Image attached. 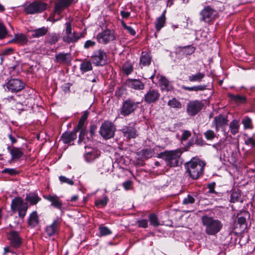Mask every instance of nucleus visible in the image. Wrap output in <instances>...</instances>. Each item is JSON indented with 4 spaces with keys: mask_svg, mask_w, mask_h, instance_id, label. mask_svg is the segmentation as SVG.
<instances>
[{
    "mask_svg": "<svg viewBox=\"0 0 255 255\" xmlns=\"http://www.w3.org/2000/svg\"><path fill=\"white\" fill-rule=\"evenodd\" d=\"M159 96L160 94L158 91L150 89L144 95V100L148 104L153 103L158 100Z\"/></svg>",
    "mask_w": 255,
    "mask_h": 255,
    "instance_id": "nucleus-15",
    "label": "nucleus"
},
{
    "mask_svg": "<svg viewBox=\"0 0 255 255\" xmlns=\"http://www.w3.org/2000/svg\"><path fill=\"white\" fill-rule=\"evenodd\" d=\"M56 61L60 63H66L71 62V57L70 53H60L55 56Z\"/></svg>",
    "mask_w": 255,
    "mask_h": 255,
    "instance_id": "nucleus-25",
    "label": "nucleus"
},
{
    "mask_svg": "<svg viewBox=\"0 0 255 255\" xmlns=\"http://www.w3.org/2000/svg\"><path fill=\"white\" fill-rule=\"evenodd\" d=\"M155 154V149H143L141 151V156L143 158H148Z\"/></svg>",
    "mask_w": 255,
    "mask_h": 255,
    "instance_id": "nucleus-41",
    "label": "nucleus"
},
{
    "mask_svg": "<svg viewBox=\"0 0 255 255\" xmlns=\"http://www.w3.org/2000/svg\"><path fill=\"white\" fill-rule=\"evenodd\" d=\"M126 29L132 35H134L136 33L135 30L130 26L126 27Z\"/></svg>",
    "mask_w": 255,
    "mask_h": 255,
    "instance_id": "nucleus-62",
    "label": "nucleus"
},
{
    "mask_svg": "<svg viewBox=\"0 0 255 255\" xmlns=\"http://www.w3.org/2000/svg\"><path fill=\"white\" fill-rule=\"evenodd\" d=\"M59 226V223L57 221L55 220L52 224L46 228L45 231L49 236H52L55 235L57 231Z\"/></svg>",
    "mask_w": 255,
    "mask_h": 255,
    "instance_id": "nucleus-29",
    "label": "nucleus"
},
{
    "mask_svg": "<svg viewBox=\"0 0 255 255\" xmlns=\"http://www.w3.org/2000/svg\"><path fill=\"white\" fill-rule=\"evenodd\" d=\"M165 20V12H163L156 19L155 22V28L157 31H159L164 26Z\"/></svg>",
    "mask_w": 255,
    "mask_h": 255,
    "instance_id": "nucleus-30",
    "label": "nucleus"
},
{
    "mask_svg": "<svg viewBox=\"0 0 255 255\" xmlns=\"http://www.w3.org/2000/svg\"><path fill=\"white\" fill-rule=\"evenodd\" d=\"M215 186V183H212L208 184V187L209 189V193H215V191L214 190Z\"/></svg>",
    "mask_w": 255,
    "mask_h": 255,
    "instance_id": "nucleus-61",
    "label": "nucleus"
},
{
    "mask_svg": "<svg viewBox=\"0 0 255 255\" xmlns=\"http://www.w3.org/2000/svg\"><path fill=\"white\" fill-rule=\"evenodd\" d=\"M45 199L51 203V205L54 207L61 210L62 203L59 198L56 195H48L44 197Z\"/></svg>",
    "mask_w": 255,
    "mask_h": 255,
    "instance_id": "nucleus-23",
    "label": "nucleus"
},
{
    "mask_svg": "<svg viewBox=\"0 0 255 255\" xmlns=\"http://www.w3.org/2000/svg\"><path fill=\"white\" fill-rule=\"evenodd\" d=\"M131 185V182L130 181H127L123 183V186L126 190L129 189Z\"/></svg>",
    "mask_w": 255,
    "mask_h": 255,
    "instance_id": "nucleus-64",
    "label": "nucleus"
},
{
    "mask_svg": "<svg viewBox=\"0 0 255 255\" xmlns=\"http://www.w3.org/2000/svg\"><path fill=\"white\" fill-rule=\"evenodd\" d=\"M48 36V42L51 44H55L59 39V34L56 33H51Z\"/></svg>",
    "mask_w": 255,
    "mask_h": 255,
    "instance_id": "nucleus-45",
    "label": "nucleus"
},
{
    "mask_svg": "<svg viewBox=\"0 0 255 255\" xmlns=\"http://www.w3.org/2000/svg\"><path fill=\"white\" fill-rule=\"evenodd\" d=\"M13 49L11 48L4 49L2 51V54L3 55H6L8 54H11L12 53Z\"/></svg>",
    "mask_w": 255,
    "mask_h": 255,
    "instance_id": "nucleus-63",
    "label": "nucleus"
},
{
    "mask_svg": "<svg viewBox=\"0 0 255 255\" xmlns=\"http://www.w3.org/2000/svg\"><path fill=\"white\" fill-rule=\"evenodd\" d=\"M127 84L130 88L136 90H143L144 88V84L138 79H128Z\"/></svg>",
    "mask_w": 255,
    "mask_h": 255,
    "instance_id": "nucleus-20",
    "label": "nucleus"
},
{
    "mask_svg": "<svg viewBox=\"0 0 255 255\" xmlns=\"http://www.w3.org/2000/svg\"><path fill=\"white\" fill-rule=\"evenodd\" d=\"M39 223L38 217L36 212H33L30 216L28 221L29 226L31 227H36Z\"/></svg>",
    "mask_w": 255,
    "mask_h": 255,
    "instance_id": "nucleus-34",
    "label": "nucleus"
},
{
    "mask_svg": "<svg viewBox=\"0 0 255 255\" xmlns=\"http://www.w3.org/2000/svg\"><path fill=\"white\" fill-rule=\"evenodd\" d=\"M73 1V0H59L55 4V12L60 14L65 8L69 6Z\"/></svg>",
    "mask_w": 255,
    "mask_h": 255,
    "instance_id": "nucleus-21",
    "label": "nucleus"
},
{
    "mask_svg": "<svg viewBox=\"0 0 255 255\" xmlns=\"http://www.w3.org/2000/svg\"><path fill=\"white\" fill-rule=\"evenodd\" d=\"M188 150V146L178 148L175 150L165 151L159 154L158 157L164 160L167 166L176 167L182 163L181 157L182 154Z\"/></svg>",
    "mask_w": 255,
    "mask_h": 255,
    "instance_id": "nucleus-1",
    "label": "nucleus"
},
{
    "mask_svg": "<svg viewBox=\"0 0 255 255\" xmlns=\"http://www.w3.org/2000/svg\"><path fill=\"white\" fill-rule=\"evenodd\" d=\"M136 224L137 226L139 228H146L148 227V220L146 219L138 220Z\"/></svg>",
    "mask_w": 255,
    "mask_h": 255,
    "instance_id": "nucleus-48",
    "label": "nucleus"
},
{
    "mask_svg": "<svg viewBox=\"0 0 255 255\" xmlns=\"http://www.w3.org/2000/svg\"><path fill=\"white\" fill-rule=\"evenodd\" d=\"M241 193L239 191H233L231 194L230 201L233 203L239 201L242 202L243 201L241 200Z\"/></svg>",
    "mask_w": 255,
    "mask_h": 255,
    "instance_id": "nucleus-38",
    "label": "nucleus"
},
{
    "mask_svg": "<svg viewBox=\"0 0 255 255\" xmlns=\"http://www.w3.org/2000/svg\"><path fill=\"white\" fill-rule=\"evenodd\" d=\"M27 210V206L20 210L17 211L18 212L19 217L21 218H23L25 216L26 211Z\"/></svg>",
    "mask_w": 255,
    "mask_h": 255,
    "instance_id": "nucleus-59",
    "label": "nucleus"
},
{
    "mask_svg": "<svg viewBox=\"0 0 255 255\" xmlns=\"http://www.w3.org/2000/svg\"><path fill=\"white\" fill-rule=\"evenodd\" d=\"M205 163L198 158H193L185 163L186 172L194 180L199 178L203 173Z\"/></svg>",
    "mask_w": 255,
    "mask_h": 255,
    "instance_id": "nucleus-2",
    "label": "nucleus"
},
{
    "mask_svg": "<svg viewBox=\"0 0 255 255\" xmlns=\"http://www.w3.org/2000/svg\"><path fill=\"white\" fill-rule=\"evenodd\" d=\"M64 32L62 40L63 42L67 44H74L80 39L84 37V34L83 33L73 30L72 23L70 21H67L65 23Z\"/></svg>",
    "mask_w": 255,
    "mask_h": 255,
    "instance_id": "nucleus-4",
    "label": "nucleus"
},
{
    "mask_svg": "<svg viewBox=\"0 0 255 255\" xmlns=\"http://www.w3.org/2000/svg\"><path fill=\"white\" fill-rule=\"evenodd\" d=\"M148 218L151 226L156 227L160 225L157 216L155 214H150L148 216Z\"/></svg>",
    "mask_w": 255,
    "mask_h": 255,
    "instance_id": "nucleus-40",
    "label": "nucleus"
},
{
    "mask_svg": "<svg viewBox=\"0 0 255 255\" xmlns=\"http://www.w3.org/2000/svg\"><path fill=\"white\" fill-rule=\"evenodd\" d=\"M84 158L87 162H90L98 157L100 152L95 146V144H87L85 146Z\"/></svg>",
    "mask_w": 255,
    "mask_h": 255,
    "instance_id": "nucleus-10",
    "label": "nucleus"
},
{
    "mask_svg": "<svg viewBox=\"0 0 255 255\" xmlns=\"http://www.w3.org/2000/svg\"><path fill=\"white\" fill-rule=\"evenodd\" d=\"M242 123L245 129H252L253 128L252 119L249 117H245L242 120Z\"/></svg>",
    "mask_w": 255,
    "mask_h": 255,
    "instance_id": "nucleus-39",
    "label": "nucleus"
},
{
    "mask_svg": "<svg viewBox=\"0 0 255 255\" xmlns=\"http://www.w3.org/2000/svg\"><path fill=\"white\" fill-rule=\"evenodd\" d=\"M124 136L127 139L135 138L137 134L135 128L131 127H124L122 129Z\"/></svg>",
    "mask_w": 255,
    "mask_h": 255,
    "instance_id": "nucleus-18",
    "label": "nucleus"
},
{
    "mask_svg": "<svg viewBox=\"0 0 255 255\" xmlns=\"http://www.w3.org/2000/svg\"><path fill=\"white\" fill-rule=\"evenodd\" d=\"M205 75L203 73L199 72L195 74H192L188 77V80L191 82H200L205 77Z\"/></svg>",
    "mask_w": 255,
    "mask_h": 255,
    "instance_id": "nucleus-32",
    "label": "nucleus"
},
{
    "mask_svg": "<svg viewBox=\"0 0 255 255\" xmlns=\"http://www.w3.org/2000/svg\"><path fill=\"white\" fill-rule=\"evenodd\" d=\"M195 50L194 47L188 45L184 47H178L176 49L175 55L178 59H181L185 56L193 54Z\"/></svg>",
    "mask_w": 255,
    "mask_h": 255,
    "instance_id": "nucleus-13",
    "label": "nucleus"
},
{
    "mask_svg": "<svg viewBox=\"0 0 255 255\" xmlns=\"http://www.w3.org/2000/svg\"><path fill=\"white\" fill-rule=\"evenodd\" d=\"M228 122L227 118L223 115H219L215 117L214 119V122L216 125V130L218 131L219 128L227 125Z\"/></svg>",
    "mask_w": 255,
    "mask_h": 255,
    "instance_id": "nucleus-24",
    "label": "nucleus"
},
{
    "mask_svg": "<svg viewBox=\"0 0 255 255\" xmlns=\"http://www.w3.org/2000/svg\"><path fill=\"white\" fill-rule=\"evenodd\" d=\"M8 239L12 247L19 248L20 246L22 241L18 232L13 231H11L8 235Z\"/></svg>",
    "mask_w": 255,
    "mask_h": 255,
    "instance_id": "nucleus-16",
    "label": "nucleus"
},
{
    "mask_svg": "<svg viewBox=\"0 0 255 255\" xmlns=\"http://www.w3.org/2000/svg\"><path fill=\"white\" fill-rule=\"evenodd\" d=\"M151 61V57L150 54L146 51H142L140 57L139 65L142 67L143 66H149Z\"/></svg>",
    "mask_w": 255,
    "mask_h": 255,
    "instance_id": "nucleus-22",
    "label": "nucleus"
},
{
    "mask_svg": "<svg viewBox=\"0 0 255 255\" xmlns=\"http://www.w3.org/2000/svg\"><path fill=\"white\" fill-rule=\"evenodd\" d=\"M200 15L201 21L210 23L216 19L218 12L211 7L206 6L201 11Z\"/></svg>",
    "mask_w": 255,
    "mask_h": 255,
    "instance_id": "nucleus-6",
    "label": "nucleus"
},
{
    "mask_svg": "<svg viewBox=\"0 0 255 255\" xmlns=\"http://www.w3.org/2000/svg\"><path fill=\"white\" fill-rule=\"evenodd\" d=\"M48 4L41 1H34L24 8V11L28 14L41 13L47 9Z\"/></svg>",
    "mask_w": 255,
    "mask_h": 255,
    "instance_id": "nucleus-5",
    "label": "nucleus"
},
{
    "mask_svg": "<svg viewBox=\"0 0 255 255\" xmlns=\"http://www.w3.org/2000/svg\"><path fill=\"white\" fill-rule=\"evenodd\" d=\"M203 106L204 104L201 101H190L187 105V113L189 116H194L201 111Z\"/></svg>",
    "mask_w": 255,
    "mask_h": 255,
    "instance_id": "nucleus-9",
    "label": "nucleus"
},
{
    "mask_svg": "<svg viewBox=\"0 0 255 255\" xmlns=\"http://www.w3.org/2000/svg\"><path fill=\"white\" fill-rule=\"evenodd\" d=\"M191 136V132L188 130H183V133L180 138L181 141L186 140L188 138Z\"/></svg>",
    "mask_w": 255,
    "mask_h": 255,
    "instance_id": "nucleus-49",
    "label": "nucleus"
},
{
    "mask_svg": "<svg viewBox=\"0 0 255 255\" xmlns=\"http://www.w3.org/2000/svg\"><path fill=\"white\" fill-rule=\"evenodd\" d=\"M27 41L26 36L23 34H17L14 35V38L11 42L19 44H24Z\"/></svg>",
    "mask_w": 255,
    "mask_h": 255,
    "instance_id": "nucleus-31",
    "label": "nucleus"
},
{
    "mask_svg": "<svg viewBox=\"0 0 255 255\" xmlns=\"http://www.w3.org/2000/svg\"><path fill=\"white\" fill-rule=\"evenodd\" d=\"M201 222L205 228V232L208 235L216 236L223 228L222 222L211 216H203L201 218Z\"/></svg>",
    "mask_w": 255,
    "mask_h": 255,
    "instance_id": "nucleus-3",
    "label": "nucleus"
},
{
    "mask_svg": "<svg viewBox=\"0 0 255 255\" xmlns=\"http://www.w3.org/2000/svg\"><path fill=\"white\" fill-rule=\"evenodd\" d=\"M2 172L7 173L11 175H16L18 173V172L13 168H5L2 171Z\"/></svg>",
    "mask_w": 255,
    "mask_h": 255,
    "instance_id": "nucleus-58",
    "label": "nucleus"
},
{
    "mask_svg": "<svg viewBox=\"0 0 255 255\" xmlns=\"http://www.w3.org/2000/svg\"><path fill=\"white\" fill-rule=\"evenodd\" d=\"M115 130L116 128L113 123L105 121L102 124L99 132L104 138L109 139L114 136Z\"/></svg>",
    "mask_w": 255,
    "mask_h": 255,
    "instance_id": "nucleus-8",
    "label": "nucleus"
},
{
    "mask_svg": "<svg viewBox=\"0 0 255 255\" xmlns=\"http://www.w3.org/2000/svg\"><path fill=\"white\" fill-rule=\"evenodd\" d=\"M204 134L205 137L208 140H212L215 136V134L214 132L212 130H208L205 132Z\"/></svg>",
    "mask_w": 255,
    "mask_h": 255,
    "instance_id": "nucleus-55",
    "label": "nucleus"
},
{
    "mask_svg": "<svg viewBox=\"0 0 255 255\" xmlns=\"http://www.w3.org/2000/svg\"><path fill=\"white\" fill-rule=\"evenodd\" d=\"M77 129L74 128V130L70 132H65L61 136V139L64 143H69L73 141L77 138Z\"/></svg>",
    "mask_w": 255,
    "mask_h": 255,
    "instance_id": "nucleus-19",
    "label": "nucleus"
},
{
    "mask_svg": "<svg viewBox=\"0 0 255 255\" xmlns=\"http://www.w3.org/2000/svg\"><path fill=\"white\" fill-rule=\"evenodd\" d=\"M133 69L132 64L128 61L125 62L122 66L123 73L127 75L130 74L132 72Z\"/></svg>",
    "mask_w": 255,
    "mask_h": 255,
    "instance_id": "nucleus-36",
    "label": "nucleus"
},
{
    "mask_svg": "<svg viewBox=\"0 0 255 255\" xmlns=\"http://www.w3.org/2000/svg\"><path fill=\"white\" fill-rule=\"evenodd\" d=\"M159 82L162 90L171 91L173 89V87L171 83L165 77L161 76L159 80Z\"/></svg>",
    "mask_w": 255,
    "mask_h": 255,
    "instance_id": "nucleus-26",
    "label": "nucleus"
},
{
    "mask_svg": "<svg viewBox=\"0 0 255 255\" xmlns=\"http://www.w3.org/2000/svg\"><path fill=\"white\" fill-rule=\"evenodd\" d=\"M26 200L29 202L31 205L36 204L40 200V198L35 194H29L26 195Z\"/></svg>",
    "mask_w": 255,
    "mask_h": 255,
    "instance_id": "nucleus-33",
    "label": "nucleus"
},
{
    "mask_svg": "<svg viewBox=\"0 0 255 255\" xmlns=\"http://www.w3.org/2000/svg\"><path fill=\"white\" fill-rule=\"evenodd\" d=\"M92 62L96 66H102L107 63L106 53L101 49L95 51L91 57Z\"/></svg>",
    "mask_w": 255,
    "mask_h": 255,
    "instance_id": "nucleus-11",
    "label": "nucleus"
},
{
    "mask_svg": "<svg viewBox=\"0 0 255 255\" xmlns=\"http://www.w3.org/2000/svg\"><path fill=\"white\" fill-rule=\"evenodd\" d=\"M96 45V42L94 41L91 40H87L84 45V47L85 49H89L90 47H93Z\"/></svg>",
    "mask_w": 255,
    "mask_h": 255,
    "instance_id": "nucleus-57",
    "label": "nucleus"
},
{
    "mask_svg": "<svg viewBox=\"0 0 255 255\" xmlns=\"http://www.w3.org/2000/svg\"><path fill=\"white\" fill-rule=\"evenodd\" d=\"M6 86L9 91L17 92L24 88V84L19 79H12L6 84Z\"/></svg>",
    "mask_w": 255,
    "mask_h": 255,
    "instance_id": "nucleus-14",
    "label": "nucleus"
},
{
    "mask_svg": "<svg viewBox=\"0 0 255 255\" xmlns=\"http://www.w3.org/2000/svg\"><path fill=\"white\" fill-rule=\"evenodd\" d=\"M100 234L101 236H105L112 234V231L107 227H99Z\"/></svg>",
    "mask_w": 255,
    "mask_h": 255,
    "instance_id": "nucleus-46",
    "label": "nucleus"
},
{
    "mask_svg": "<svg viewBox=\"0 0 255 255\" xmlns=\"http://www.w3.org/2000/svg\"><path fill=\"white\" fill-rule=\"evenodd\" d=\"M87 134V131L85 130L84 134L82 136L81 138L80 139V136H79V139L78 141L79 142H84V143H86L88 142H91V139H90V137H85L86 135Z\"/></svg>",
    "mask_w": 255,
    "mask_h": 255,
    "instance_id": "nucleus-56",
    "label": "nucleus"
},
{
    "mask_svg": "<svg viewBox=\"0 0 255 255\" xmlns=\"http://www.w3.org/2000/svg\"><path fill=\"white\" fill-rule=\"evenodd\" d=\"M195 202V199L190 195L185 198L183 200V204L184 205H187L189 204H193Z\"/></svg>",
    "mask_w": 255,
    "mask_h": 255,
    "instance_id": "nucleus-50",
    "label": "nucleus"
},
{
    "mask_svg": "<svg viewBox=\"0 0 255 255\" xmlns=\"http://www.w3.org/2000/svg\"><path fill=\"white\" fill-rule=\"evenodd\" d=\"M140 102H135L130 99H128L123 103L120 109L121 115L126 117L133 113L138 107Z\"/></svg>",
    "mask_w": 255,
    "mask_h": 255,
    "instance_id": "nucleus-7",
    "label": "nucleus"
},
{
    "mask_svg": "<svg viewBox=\"0 0 255 255\" xmlns=\"http://www.w3.org/2000/svg\"><path fill=\"white\" fill-rule=\"evenodd\" d=\"M15 110L19 111H22L24 110H27V105L26 104H24L23 103L18 102L15 104V105L14 106Z\"/></svg>",
    "mask_w": 255,
    "mask_h": 255,
    "instance_id": "nucleus-47",
    "label": "nucleus"
},
{
    "mask_svg": "<svg viewBox=\"0 0 255 255\" xmlns=\"http://www.w3.org/2000/svg\"><path fill=\"white\" fill-rule=\"evenodd\" d=\"M230 97L237 102L244 103L246 100L245 97L238 95L234 96L233 95H230Z\"/></svg>",
    "mask_w": 255,
    "mask_h": 255,
    "instance_id": "nucleus-51",
    "label": "nucleus"
},
{
    "mask_svg": "<svg viewBox=\"0 0 255 255\" xmlns=\"http://www.w3.org/2000/svg\"><path fill=\"white\" fill-rule=\"evenodd\" d=\"M9 152L12 158L13 159L19 158L23 154L22 151H21L20 149L16 147H12V148L10 149Z\"/></svg>",
    "mask_w": 255,
    "mask_h": 255,
    "instance_id": "nucleus-35",
    "label": "nucleus"
},
{
    "mask_svg": "<svg viewBox=\"0 0 255 255\" xmlns=\"http://www.w3.org/2000/svg\"><path fill=\"white\" fill-rule=\"evenodd\" d=\"M27 206V203H24L21 198L18 197L12 200L10 209L13 212H15Z\"/></svg>",
    "mask_w": 255,
    "mask_h": 255,
    "instance_id": "nucleus-17",
    "label": "nucleus"
},
{
    "mask_svg": "<svg viewBox=\"0 0 255 255\" xmlns=\"http://www.w3.org/2000/svg\"><path fill=\"white\" fill-rule=\"evenodd\" d=\"M168 105L176 109H180L182 108L181 102L176 100L175 98H173L168 102Z\"/></svg>",
    "mask_w": 255,
    "mask_h": 255,
    "instance_id": "nucleus-42",
    "label": "nucleus"
},
{
    "mask_svg": "<svg viewBox=\"0 0 255 255\" xmlns=\"http://www.w3.org/2000/svg\"><path fill=\"white\" fill-rule=\"evenodd\" d=\"M7 34V30L3 24L0 23V39L4 38Z\"/></svg>",
    "mask_w": 255,
    "mask_h": 255,
    "instance_id": "nucleus-52",
    "label": "nucleus"
},
{
    "mask_svg": "<svg viewBox=\"0 0 255 255\" xmlns=\"http://www.w3.org/2000/svg\"><path fill=\"white\" fill-rule=\"evenodd\" d=\"M120 13H121V15L122 16V17L123 18H126V19L128 18L130 15V12L126 11L124 10L121 11Z\"/></svg>",
    "mask_w": 255,
    "mask_h": 255,
    "instance_id": "nucleus-60",
    "label": "nucleus"
},
{
    "mask_svg": "<svg viewBox=\"0 0 255 255\" xmlns=\"http://www.w3.org/2000/svg\"><path fill=\"white\" fill-rule=\"evenodd\" d=\"M59 179L60 182L62 183H66L70 185L74 184V182L72 179L67 178L64 176H59Z\"/></svg>",
    "mask_w": 255,
    "mask_h": 255,
    "instance_id": "nucleus-54",
    "label": "nucleus"
},
{
    "mask_svg": "<svg viewBox=\"0 0 255 255\" xmlns=\"http://www.w3.org/2000/svg\"><path fill=\"white\" fill-rule=\"evenodd\" d=\"M84 123L85 122L79 120L77 127L76 129H77V131L80 130V138H81L82 136L84 134L85 130H86V128H84Z\"/></svg>",
    "mask_w": 255,
    "mask_h": 255,
    "instance_id": "nucleus-44",
    "label": "nucleus"
},
{
    "mask_svg": "<svg viewBox=\"0 0 255 255\" xmlns=\"http://www.w3.org/2000/svg\"><path fill=\"white\" fill-rule=\"evenodd\" d=\"M80 69L82 73L92 70L93 66L91 61L86 59L82 60L80 65Z\"/></svg>",
    "mask_w": 255,
    "mask_h": 255,
    "instance_id": "nucleus-28",
    "label": "nucleus"
},
{
    "mask_svg": "<svg viewBox=\"0 0 255 255\" xmlns=\"http://www.w3.org/2000/svg\"><path fill=\"white\" fill-rule=\"evenodd\" d=\"M239 122L237 120H233L230 124L231 132L233 134L238 133L239 132Z\"/></svg>",
    "mask_w": 255,
    "mask_h": 255,
    "instance_id": "nucleus-37",
    "label": "nucleus"
},
{
    "mask_svg": "<svg viewBox=\"0 0 255 255\" xmlns=\"http://www.w3.org/2000/svg\"><path fill=\"white\" fill-rule=\"evenodd\" d=\"M108 201V198L105 196L102 199H97L95 203L97 207H104L107 204Z\"/></svg>",
    "mask_w": 255,
    "mask_h": 255,
    "instance_id": "nucleus-43",
    "label": "nucleus"
},
{
    "mask_svg": "<svg viewBox=\"0 0 255 255\" xmlns=\"http://www.w3.org/2000/svg\"><path fill=\"white\" fill-rule=\"evenodd\" d=\"M48 32V29L45 27L32 30L31 37L32 38H39L45 35Z\"/></svg>",
    "mask_w": 255,
    "mask_h": 255,
    "instance_id": "nucleus-27",
    "label": "nucleus"
},
{
    "mask_svg": "<svg viewBox=\"0 0 255 255\" xmlns=\"http://www.w3.org/2000/svg\"><path fill=\"white\" fill-rule=\"evenodd\" d=\"M206 89H207V86L206 85H200L192 87V91L194 92L203 91Z\"/></svg>",
    "mask_w": 255,
    "mask_h": 255,
    "instance_id": "nucleus-53",
    "label": "nucleus"
},
{
    "mask_svg": "<svg viewBox=\"0 0 255 255\" xmlns=\"http://www.w3.org/2000/svg\"><path fill=\"white\" fill-rule=\"evenodd\" d=\"M96 38L99 43L107 44L115 39L114 32L109 29L99 33Z\"/></svg>",
    "mask_w": 255,
    "mask_h": 255,
    "instance_id": "nucleus-12",
    "label": "nucleus"
}]
</instances>
